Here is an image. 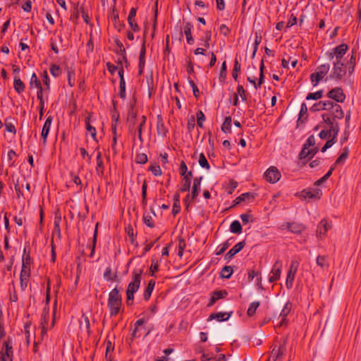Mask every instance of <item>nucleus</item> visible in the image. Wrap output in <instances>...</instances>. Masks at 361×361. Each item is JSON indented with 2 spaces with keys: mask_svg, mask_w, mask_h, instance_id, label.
<instances>
[{
  "mask_svg": "<svg viewBox=\"0 0 361 361\" xmlns=\"http://www.w3.org/2000/svg\"><path fill=\"white\" fill-rule=\"evenodd\" d=\"M330 70V65L329 63H324L319 66L317 68V71L310 75V80L313 86H316L328 73Z\"/></svg>",
  "mask_w": 361,
  "mask_h": 361,
  "instance_id": "obj_4",
  "label": "nucleus"
},
{
  "mask_svg": "<svg viewBox=\"0 0 361 361\" xmlns=\"http://www.w3.org/2000/svg\"><path fill=\"white\" fill-rule=\"evenodd\" d=\"M11 119H12L11 117L6 118V120H5L4 126H5L6 130L8 132L13 133L15 134L16 133V127H15V126L12 123L8 121L9 120H11Z\"/></svg>",
  "mask_w": 361,
  "mask_h": 361,
  "instance_id": "obj_47",
  "label": "nucleus"
},
{
  "mask_svg": "<svg viewBox=\"0 0 361 361\" xmlns=\"http://www.w3.org/2000/svg\"><path fill=\"white\" fill-rule=\"evenodd\" d=\"M281 348L282 346L280 345L277 350H275V348L272 350L271 354L274 357V361H276V359L280 358L283 355V351Z\"/></svg>",
  "mask_w": 361,
  "mask_h": 361,
  "instance_id": "obj_64",
  "label": "nucleus"
},
{
  "mask_svg": "<svg viewBox=\"0 0 361 361\" xmlns=\"http://www.w3.org/2000/svg\"><path fill=\"white\" fill-rule=\"evenodd\" d=\"M199 164L202 168H204L207 170L210 169L209 164L203 153H201L199 156L198 160Z\"/></svg>",
  "mask_w": 361,
  "mask_h": 361,
  "instance_id": "obj_46",
  "label": "nucleus"
},
{
  "mask_svg": "<svg viewBox=\"0 0 361 361\" xmlns=\"http://www.w3.org/2000/svg\"><path fill=\"white\" fill-rule=\"evenodd\" d=\"M13 182L14 184V188L16 192L17 198L20 199L21 197H23V193L21 191V186L20 185V180L19 178H17L16 180H14L13 176H12Z\"/></svg>",
  "mask_w": 361,
  "mask_h": 361,
  "instance_id": "obj_39",
  "label": "nucleus"
},
{
  "mask_svg": "<svg viewBox=\"0 0 361 361\" xmlns=\"http://www.w3.org/2000/svg\"><path fill=\"white\" fill-rule=\"evenodd\" d=\"M143 221L145 224L149 227V228H154V224L152 219V217L149 214H144L143 216Z\"/></svg>",
  "mask_w": 361,
  "mask_h": 361,
  "instance_id": "obj_61",
  "label": "nucleus"
},
{
  "mask_svg": "<svg viewBox=\"0 0 361 361\" xmlns=\"http://www.w3.org/2000/svg\"><path fill=\"white\" fill-rule=\"evenodd\" d=\"M233 314V312H218L215 314L216 319L219 322L227 321Z\"/></svg>",
  "mask_w": 361,
  "mask_h": 361,
  "instance_id": "obj_43",
  "label": "nucleus"
},
{
  "mask_svg": "<svg viewBox=\"0 0 361 361\" xmlns=\"http://www.w3.org/2000/svg\"><path fill=\"white\" fill-rule=\"evenodd\" d=\"M331 225L327 222L326 220L322 219L318 225L317 233V235H324L326 231L330 229Z\"/></svg>",
  "mask_w": 361,
  "mask_h": 361,
  "instance_id": "obj_30",
  "label": "nucleus"
},
{
  "mask_svg": "<svg viewBox=\"0 0 361 361\" xmlns=\"http://www.w3.org/2000/svg\"><path fill=\"white\" fill-rule=\"evenodd\" d=\"M262 37L260 35V34L258 32H255V42H254V50H253L252 58L255 57V54L258 49V46L262 42Z\"/></svg>",
  "mask_w": 361,
  "mask_h": 361,
  "instance_id": "obj_48",
  "label": "nucleus"
},
{
  "mask_svg": "<svg viewBox=\"0 0 361 361\" xmlns=\"http://www.w3.org/2000/svg\"><path fill=\"white\" fill-rule=\"evenodd\" d=\"M61 69L59 65L53 64L50 67V73L55 78L59 77L61 75Z\"/></svg>",
  "mask_w": 361,
  "mask_h": 361,
  "instance_id": "obj_58",
  "label": "nucleus"
},
{
  "mask_svg": "<svg viewBox=\"0 0 361 361\" xmlns=\"http://www.w3.org/2000/svg\"><path fill=\"white\" fill-rule=\"evenodd\" d=\"M96 172L98 176H102L104 173V164L102 159L101 152H98L97 155V167Z\"/></svg>",
  "mask_w": 361,
  "mask_h": 361,
  "instance_id": "obj_34",
  "label": "nucleus"
},
{
  "mask_svg": "<svg viewBox=\"0 0 361 361\" xmlns=\"http://www.w3.org/2000/svg\"><path fill=\"white\" fill-rule=\"evenodd\" d=\"M188 83L190 84V87L192 89L194 97L197 99L200 97L199 89L197 88L196 84L195 83V82L192 80H191L190 78H188Z\"/></svg>",
  "mask_w": 361,
  "mask_h": 361,
  "instance_id": "obj_57",
  "label": "nucleus"
},
{
  "mask_svg": "<svg viewBox=\"0 0 361 361\" xmlns=\"http://www.w3.org/2000/svg\"><path fill=\"white\" fill-rule=\"evenodd\" d=\"M331 116L328 114H323L322 115L324 122L328 126H329V127L334 126V124L337 123L336 120H334L333 117L331 118Z\"/></svg>",
  "mask_w": 361,
  "mask_h": 361,
  "instance_id": "obj_53",
  "label": "nucleus"
},
{
  "mask_svg": "<svg viewBox=\"0 0 361 361\" xmlns=\"http://www.w3.org/2000/svg\"><path fill=\"white\" fill-rule=\"evenodd\" d=\"M107 305L111 317L118 314L122 305V296L116 287L109 292Z\"/></svg>",
  "mask_w": 361,
  "mask_h": 361,
  "instance_id": "obj_2",
  "label": "nucleus"
},
{
  "mask_svg": "<svg viewBox=\"0 0 361 361\" xmlns=\"http://www.w3.org/2000/svg\"><path fill=\"white\" fill-rule=\"evenodd\" d=\"M180 211V195L178 192H176L173 195V204L172 208V214L176 216Z\"/></svg>",
  "mask_w": 361,
  "mask_h": 361,
  "instance_id": "obj_31",
  "label": "nucleus"
},
{
  "mask_svg": "<svg viewBox=\"0 0 361 361\" xmlns=\"http://www.w3.org/2000/svg\"><path fill=\"white\" fill-rule=\"evenodd\" d=\"M231 123H232V118L231 116H226L225 118V120L221 126V130L225 133H231Z\"/></svg>",
  "mask_w": 361,
  "mask_h": 361,
  "instance_id": "obj_37",
  "label": "nucleus"
},
{
  "mask_svg": "<svg viewBox=\"0 0 361 361\" xmlns=\"http://www.w3.org/2000/svg\"><path fill=\"white\" fill-rule=\"evenodd\" d=\"M111 18L114 23V27L118 32H121L125 27L124 23L120 21L119 20L118 13L116 11L115 7L113 8V12Z\"/></svg>",
  "mask_w": 361,
  "mask_h": 361,
  "instance_id": "obj_20",
  "label": "nucleus"
},
{
  "mask_svg": "<svg viewBox=\"0 0 361 361\" xmlns=\"http://www.w3.org/2000/svg\"><path fill=\"white\" fill-rule=\"evenodd\" d=\"M202 180V176L195 178L194 179L192 187L190 201L195 200L196 199V197L198 196L199 192L200 191V185H201Z\"/></svg>",
  "mask_w": 361,
  "mask_h": 361,
  "instance_id": "obj_19",
  "label": "nucleus"
},
{
  "mask_svg": "<svg viewBox=\"0 0 361 361\" xmlns=\"http://www.w3.org/2000/svg\"><path fill=\"white\" fill-rule=\"evenodd\" d=\"M226 61H224L221 64V67L219 72V79L220 82H224L226 78Z\"/></svg>",
  "mask_w": 361,
  "mask_h": 361,
  "instance_id": "obj_49",
  "label": "nucleus"
},
{
  "mask_svg": "<svg viewBox=\"0 0 361 361\" xmlns=\"http://www.w3.org/2000/svg\"><path fill=\"white\" fill-rule=\"evenodd\" d=\"M328 130L330 131V137L331 136L332 138L336 140L338 134L340 130L338 123H336L334 124V126H330Z\"/></svg>",
  "mask_w": 361,
  "mask_h": 361,
  "instance_id": "obj_45",
  "label": "nucleus"
},
{
  "mask_svg": "<svg viewBox=\"0 0 361 361\" xmlns=\"http://www.w3.org/2000/svg\"><path fill=\"white\" fill-rule=\"evenodd\" d=\"M212 294L216 298V299L218 300L219 299L226 298V296L228 295V293L226 290H215L212 293Z\"/></svg>",
  "mask_w": 361,
  "mask_h": 361,
  "instance_id": "obj_62",
  "label": "nucleus"
},
{
  "mask_svg": "<svg viewBox=\"0 0 361 361\" xmlns=\"http://www.w3.org/2000/svg\"><path fill=\"white\" fill-rule=\"evenodd\" d=\"M13 87L15 90L18 93L21 94L25 91V85L23 82L20 80L18 75H15L13 78Z\"/></svg>",
  "mask_w": 361,
  "mask_h": 361,
  "instance_id": "obj_29",
  "label": "nucleus"
},
{
  "mask_svg": "<svg viewBox=\"0 0 361 361\" xmlns=\"http://www.w3.org/2000/svg\"><path fill=\"white\" fill-rule=\"evenodd\" d=\"M291 307H292V304L290 302L288 301L285 304V305L280 314V317H281V321L280 322L281 326L283 325L286 323V317L290 313V312L291 310Z\"/></svg>",
  "mask_w": 361,
  "mask_h": 361,
  "instance_id": "obj_28",
  "label": "nucleus"
},
{
  "mask_svg": "<svg viewBox=\"0 0 361 361\" xmlns=\"http://www.w3.org/2000/svg\"><path fill=\"white\" fill-rule=\"evenodd\" d=\"M128 20V25L130 26V27L131 28V30L133 31V32H138L140 30V27L138 26V25L137 24L136 21H135V18H133L130 19H127Z\"/></svg>",
  "mask_w": 361,
  "mask_h": 361,
  "instance_id": "obj_63",
  "label": "nucleus"
},
{
  "mask_svg": "<svg viewBox=\"0 0 361 361\" xmlns=\"http://www.w3.org/2000/svg\"><path fill=\"white\" fill-rule=\"evenodd\" d=\"M322 96H323V90H319L314 93H309L306 97V99L307 100H310V99L317 100V99H321L322 97Z\"/></svg>",
  "mask_w": 361,
  "mask_h": 361,
  "instance_id": "obj_51",
  "label": "nucleus"
},
{
  "mask_svg": "<svg viewBox=\"0 0 361 361\" xmlns=\"http://www.w3.org/2000/svg\"><path fill=\"white\" fill-rule=\"evenodd\" d=\"M197 124L200 128H203V122L205 121V116L201 110H198L196 114Z\"/></svg>",
  "mask_w": 361,
  "mask_h": 361,
  "instance_id": "obj_52",
  "label": "nucleus"
},
{
  "mask_svg": "<svg viewBox=\"0 0 361 361\" xmlns=\"http://www.w3.org/2000/svg\"><path fill=\"white\" fill-rule=\"evenodd\" d=\"M156 281L154 279L149 281L147 286L144 290L143 298L145 301H148L151 297L152 293L154 288Z\"/></svg>",
  "mask_w": 361,
  "mask_h": 361,
  "instance_id": "obj_25",
  "label": "nucleus"
},
{
  "mask_svg": "<svg viewBox=\"0 0 361 361\" xmlns=\"http://www.w3.org/2000/svg\"><path fill=\"white\" fill-rule=\"evenodd\" d=\"M259 305H260V302L259 301L252 302L250 305V306L247 309V315L249 317L253 316L255 314L256 310L259 307Z\"/></svg>",
  "mask_w": 361,
  "mask_h": 361,
  "instance_id": "obj_42",
  "label": "nucleus"
},
{
  "mask_svg": "<svg viewBox=\"0 0 361 361\" xmlns=\"http://www.w3.org/2000/svg\"><path fill=\"white\" fill-rule=\"evenodd\" d=\"M346 74V66L343 61H334L333 69L328 78L336 80H341Z\"/></svg>",
  "mask_w": 361,
  "mask_h": 361,
  "instance_id": "obj_3",
  "label": "nucleus"
},
{
  "mask_svg": "<svg viewBox=\"0 0 361 361\" xmlns=\"http://www.w3.org/2000/svg\"><path fill=\"white\" fill-rule=\"evenodd\" d=\"M255 196L253 193L252 192H245L238 197H236L233 201L232 205L230 207V208H233L240 204V202L245 201L247 199H254Z\"/></svg>",
  "mask_w": 361,
  "mask_h": 361,
  "instance_id": "obj_27",
  "label": "nucleus"
},
{
  "mask_svg": "<svg viewBox=\"0 0 361 361\" xmlns=\"http://www.w3.org/2000/svg\"><path fill=\"white\" fill-rule=\"evenodd\" d=\"M264 61L262 60L261 63H260V67H259V71H259V77L258 79V82L257 83V89L259 88L264 82Z\"/></svg>",
  "mask_w": 361,
  "mask_h": 361,
  "instance_id": "obj_44",
  "label": "nucleus"
},
{
  "mask_svg": "<svg viewBox=\"0 0 361 361\" xmlns=\"http://www.w3.org/2000/svg\"><path fill=\"white\" fill-rule=\"evenodd\" d=\"M348 49L346 44H341L334 48V54H335V61H343V58Z\"/></svg>",
  "mask_w": 361,
  "mask_h": 361,
  "instance_id": "obj_14",
  "label": "nucleus"
},
{
  "mask_svg": "<svg viewBox=\"0 0 361 361\" xmlns=\"http://www.w3.org/2000/svg\"><path fill=\"white\" fill-rule=\"evenodd\" d=\"M186 247V243L185 240L183 238H179L178 239V256L182 257L183 251Z\"/></svg>",
  "mask_w": 361,
  "mask_h": 361,
  "instance_id": "obj_60",
  "label": "nucleus"
},
{
  "mask_svg": "<svg viewBox=\"0 0 361 361\" xmlns=\"http://www.w3.org/2000/svg\"><path fill=\"white\" fill-rule=\"evenodd\" d=\"M348 154L349 149L348 147H345L342 154L336 159L334 165L336 166L345 162V161L348 159Z\"/></svg>",
  "mask_w": 361,
  "mask_h": 361,
  "instance_id": "obj_33",
  "label": "nucleus"
},
{
  "mask_svg": "<svg viewBox=\"0 0 361 361\" xmlns=\"http://www.w3.org/2000/svg\"><path fill=\"white\" fill-rule=\"evenodd\" d=\"M147 160H148L147 156L145 153H140V154H137L135 157V161L137 164H145L147 161Z\"/></svg>",
  "mask_w": 361,
  "mask_h": 361,
  "instance_id": "obj_55",
  "label": "nucleus"
},
{
  "mask_svg": "<svg viewBox=\"0 0 361 361\" xmlns=\"http://www.w3.org/2000/svg\"><path fill=\"white\" fill-rule=\"evenodd\" d=\"M145 54H146V47H145V39H143L142 44L141 46L140 56H139V63H138V75H141L143 74L144 68L145 65Z\"/></svg>",
  "mask_w": 361,
  "mask_h": 361,
  "instance_id": "obj_13",
  "label": "nucleus"
},
{
  "mask_svg": "<svg viewBox=\"0 0 361 361\" xmlns=\"http://www.w3.org/2000/svg\"><path fill=\"white\" fill-rule=\"evenodd\" d=\"M137 121V113L133 109V106H131L128 113L127 124L128 131L130 133H135V126Z\"/></svg>",
  "mask_w": 361,
  "mask_h": 361,
  "instance_id": "obj_9",
  "label": "nucleus"
},
{
  "mask_svg": "<svg viewBox=\"0 0 361 361\" xmlns=\"http://www.w3.org/2000/svg\"><path fill=\"white\" fill-rule=\"evenodd\" d=\"M240 68H241L240 64L238 62V59L235 58V61H234V66H233V72H232V77L235 81L238 80V73L240 71Z\"/></svg>",
  "mask_w": 361,
  "mask_h": 361,
  "instance_id": "obj_40",
  "label": "nucleus"
},
{
  "mask_svg": "<svg viewBox=\"0 0 361 361\" xmlns=\"http://www.w3.org/2000/svg\"><path fill=\"white\" fill-rule=\"evenodd\" d=\"M195 126V117L193 115H191L188 119L187 123V129L188 133H191Z\"/></svg>",
  "mask_w": 361,
  "mask_h": 361,
  "instance_id": "obj_56",
  "label": "nucleus"
},
{
  "mask_svg": "<svg viewBox=\"0 0 361 361\" xmlns=\"http://www.w3.org/2000/svg\"><path fill=\"white\" fill-rule=\"evenodd\" d=\"M245 245V240L238 243L224 256V259L229 262L234 255L240 252Z\"/></svg>",
  "mask_w": 361,
  "mask_h": 361,
  "instance_id": "obj_10",
  "label": "nucleus"
},
{
  "mask_svg": "<svg viewBox=\"0 0 361 361\" xmlns=\"http://www.w3.org/2000/svg\"><path fill=\"white\" fill-rule=\"evenodd\" d=\"M193 28V25L190 22H186L184 25V34L186 36L187 43L190 45L194 44V39L192 35V29Z\"/></svg>",
  "mask_w": 361,
  "mask_h": 361,
  "instance_id": "obj_22",
  "label": "nucleus"
},
{
  "mask_svg": "<svg viewBox=\"0 0 361 361\" xmlns=\"http://www.w3.org/2000/svg\"><path fill=\"white\" fill-rule=\"evenodd\" d=\"M32 263V258L30 257V249L25 247L23 250V255L22 259V268L20 274L30 276V264Z\"/></svg>",
  "mask_w": 361,
  "mask_h": 361,
  "instance_id": "obj_5",
  "label": "nucleus"
},
{
  "mask_svg": "<svg viewBox=\"0 0 361 361\" xmlns=\"http://www.w3.org/2000/svg\"><path fill=\"white\" fill-rule=\"evenodd\" d=\"M142 273V269H135L132 272V281L128 283L126 289V304L128 306H130L133 303L134 294L140 288Z\"/></svg>",
  "mask_w": 361,
  "mask_h": 361,
  "instance_id": "obj_1",
  "label": "nucleus"
},
{
  "mask_svg": "<svg viewBox=\"0 0 361 361\" xmlns=\"http://www.w3.org/2000/svg\"><path fill=\"white\" fill-rule=\"evenodd\" d=\"M233 272V267L224 266L220 272V277L222 279H228L231 278Z\"/></svg>",
  "mask_w": 361,
  "mask_h": 361,
  "instance_id": "obj_35",
  "label": "nucleus"
},
{
  "mask_svg": "<svg viewBox=\"0 0 361 361\" xmlns=\"http://www.w3.org/2000/svg\"><path fill=\"white\" fill-rule=\"evenodd\" d=\"M330 111H331L330 115L333 117L334 120H336V118L342 119L344 116V113L341 106L336 103L334 102V106Z\"/></svg>",
  "mask_w": 361,
  "mask_h": 361,
  "instance_id": "obj_23",
  "label": "nucleus"
},
{
  "mask_svg": "<svg viewBox=\"0 0 361 361\" xmlns=\"http://www.w3.org/2000/svg\"><path fill=\"white\" fill-rule=\"evenodd\" d=\"M157 131L159 136L165 137L169 132L168 128L165 126L163 121V118L161 114H159L157 117Z\"/></svg>",
  "mask_w": 361,
  "mask_h": 361,
  "instance_id": "obj_17",
  "label": "nucleus"
},
{
  "mask_svg": "<svg viewBox=\"0 0 361 361\" xmlns=\"http://www.w3.org/2000/svg\"><path fill=\"white\" fill-rule=\"evenodd\" d=\"M322 195V191L319 189H314L313 191L310 190H303L300 194V197L302 199H319Z\"/></svg>",
  "mask_w": 361,
  "mask_h": 361,
  "instance_id": "obj_15",
  "label": "nucleus"
},
{
  "mask_svg": "<svg viewBox=\"0 0 361 361\" xmlns=\"http://www.w3.org/2000/svg\"><path fill=\"white\" fill-rule=\"evenodd\" d=\"M148 171H151L155 176H159L162 174L160 166L156 164H152L148 168Z\"/></svg>",
  "mask_w": 361,
  "mask_h": 361,
  "instance_id": "obj_50",
  "label": "nucleus"
},
{
  "mask_svg": "<svg viewBox=\"0 0 361 361\" xmlns=\"http://www.w3.org/2000/svg\"><path fill=\"white\" fill-rule=\"evenodd\" d=\"M30 276L27 275H23L20 274V288L23 290H25V288L27 286V283L29 281Z\"/></svg>",
  "mask_w": 361,
  "mask_h": 361,
  "instance_id": "obj_54",
  "label": "nucleus"
},
{
  "mask_svg": "<svg viewBox=\"0 0 361 361\" xmlns=\"http://www.w3.org/2000/svg\"><path fill=\"white\" fill-rule=\"evenodd\" d=\"M281 268V261L277 260L276 262H275L271 271V274L272 275L270 276L269 278V281L270 283H274L280 279Z\"/></svg>",
  "mask_w": 361,
  "mask_h": 361,
  "instance_id": "obj_8",
  "label": "nucleus"
},
{
  "mask_svg": "<svg viewBox=\"0 0 361 361\" xmlns=\"http://www.w3.org/2000/svg\"><path fill=\"white\" fill-rule=\"evenodd\" d=\"M327 97L336 102L341 103H343L345 99V95L341 87L333 88L328 92Z\"/></svg>",
  "mask_w": 361,
  "mask_h": 361,
  "instance_id": "obj_7",
  "label": "nucleus"
},
{
  "mask_svg": "<svg viewBox=\"0 0 361 361\" xmlns=\"http://www.w3.org/2000/svg\"><path fill=\"white\" fill-rule=\"evenodd\" d=\"M282 226L283 228H286L289 231L295 234H300L305 229V226L303 224L296 222L286 223L283 224Z\"/></svg>",
  "mask_w": 361,
  "mask_h": 361,
  "instance_id": "obj_11",
  "label": "nucleus"
},
{
  "mask_svg": "<svg viewBox=\"0 0 361 361\" xmlns=\"http://www.w3.org/2000/svg\"><path fill=\"white\" fill-rule=\"evenodd\" d=\"M52 120H53V117L51 116H48L43 125L42 133H41V137L43 139V145H46V144H47V136L49 133Z\"/></svg>",
  "mask_w": 361,
  "mask_h": 361,
  "instance_id": "obj_16",
  "label": "nucleus"
},
{
  "mask_svg": "<svg viewBox=\"0 0 361 361\" xmlns=\"http://www.w3.org/2000/svg\"><path fill=\"white\" fill-rule=\"evenodd\" d=\"M307 119V107L305 103L301 104L298 119L297 121V126H299L300 123H304Z\"/></svg>",
  "mask_w": 361,
  "mask_h": 361,
  "instance_id": "obj_26",
  "label": "nucleus"
},
{
  "mask_svg": "<svg viewBox=\"0 0 361 361\" xmlns=\"http://www.w3.org/2000/svg\"><path fill=\"white\" fill-rule=\"evenodd\" d=\"M35 85V86L38 88L42 87L40 81L38 80L36 73H33L31 75L30 81V87H32V85Z\"/></svg>",
  "mask_w": 361,
  "mask_h": 361,
  "instance_id": "obj_59",
  "label": "nucleus"
},
{
  "mask_svg": "<svg viewBox=\"0 0 361 361\" xmlns=\"http://www.w3.org/2000/svg\"><path fill=\"white\" fill-rule=\"evenodd\" d=\"M90 115H89L87 117L85 118V128L87 129V130H88L90 134H91V136L93 138L94 140H96L97 141V131H96V128L94 127H93L92 126H91L90 124Z\"/></svg>",
  "mask_w": 361,
  "mask_h": 361,
  "instance_id": "obj_32",
  "label": "nucleus"
},
{
  "mask_svg": "<svg viewBox=\"0 0 361 361\" xmlns=\"http://www.w3.org/2000/svg\"><path fill=\"white\" fill-rule=\"evenodd\" d=\"M11 343V338L8 337L7 340L4 342V348H2L4 349L5 355L10 359V361H13V352Z\"/></svg>",
  "mask_w": 361,
  "mask_h": 361,
  "instance_id": "obj_21",
  "label": "nucleus"
},
{
  "mask_svg": "<svg viewBox=\"0 0 361 361\" xmlns=\"http://www.w3.org/2000/svg\"><path fill=\"white\" fill-rule=\"evenodd\" d=\"M146 322V320L143 318H141V319H139L138 320H137L135 323V329L133 331V333L131 334V338H130V341L132 342L135 338L137 337H140V335H137V332L138 331V327L142 326V324H144Z\"/></svg>",
  "mask_w": 361,
  "mask_h": 361,
  "instance_id": "obj_36",
  "label": "nucleus"
},
{
  "mask_svg": "<svg viewBox=\"0 0 361 361\" xmlns=\"http://www.w3.org/2000/svg\"><path fill=\"white\" fill-rule=\"evenodd\" d=\"M230 231L236 234L242 233V226L238 220H235L231 224Z\"/></svg>",
  "mask_w": 361,
  "mask_h": 361,
  "instance_id": "obj_38",
  "label": "nucleus"
},
{
  "mask_svg": "<svg viewBox=\"0 0 361 361\" xmlns=\"http://www.w3.org/2000/svg\"><path fill=\"white\" fill-rule=\"evenodd\" d=\"M294 264H295V262H292L291 263L290 269H289V270L288 271V274H287L286 285V287H287L288 289H290L293 287L295 275V273L297 272V270H298V265L297 264H296L295 268L294 269V270H293Z\"/></svg>",
  "mask_w": 361,
  "mask_h": 361,
  "instance_id": "obj_18",
  "label": "nucleus"
},
{
  "mask_svg": "<svg viewBox=\"0 0 361 361\" xmlns=\"http://www.w3.org/2000/svg\"><path fill=\"white\" fill-rule=\"evenodd\" d=\"M334 106V102L328 101H320L318 103L314 104L311 108L312 111H319L322 110L330 111Z\"/></svg>",
  "mask_w": 361,
  "mask_h": 361,
  "instance_id": "obj_12",
  "label": "nucleus"
},
{
  "mask_svg": "<svg viewBox=\"0 0 361 361\" xmlns=\"http://www.w3.org/2000/svg\"><path fill=\"white\" fill-rule=\"evenodd\" d=\"M264 176L268 182L275 183L280 180L281 175L276 167L271 166L265 171Z\"/></svg>",
  "mask_w": 361,
  "mask_h": 361,
  "instance_id": "obj_6",
  "label": "nucleus"
},
{
  "mask_svg": "<svg viewBox=\"0 0 361 361\" xmlns=\"http://www.w3.org/2000/svg\"><path fill=\"white\" fill-rule=\"evenodd\" d=\"M192 177V171H188L183 177V183L180 188V192H186L190 190L191 178Z\"/></svg>",
  "mask_w": 361,
  "mask_h": 361,
  "instance_id": "obj_24",
  "label": "nucleus"
},
{
  "mask_svg": "<svg viewBox=\"0 0 361 361\" xmlns=\"http://www.w3.org/2000/svg\"><path fill=\"white\" fill-rule=\"evenodd\" d=\"M355 63H356L355 55L354 51H353L350 59L349 61L347 63V66H348L349 74L353 73V72L354 71Z\"/></svg>",
  "mask_w": 361,
  "mask_h": 361,
  "instance_id": "obj_41",
  "label": "nucleus"
}]
</instances>
